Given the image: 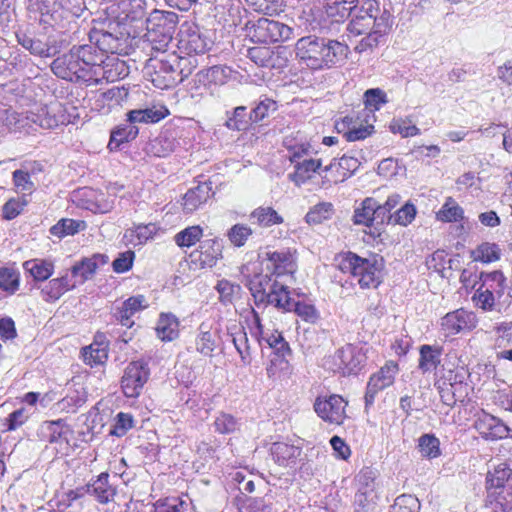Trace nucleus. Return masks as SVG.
Segmentation results:
<instances>
[{
  "label": "nucleus",
  "instance_id": "f257e3e1",
  "mask_svg": "<svg viewBox=\"0 0 512 512\" xmlns=\"http://www.w3.org/2000/svg\"><path fill=\"white\" fill-rule=\"evenodd\" d=\"M349 51L348 45L342 42L314 35L302 37L295 44L297 58L313 70L344 63Z\"/></svg>",
  "mask_w": 512,
  "mask_h": 512
},
{
  "label": "nucleus",
  "instance_id": "f03ea898",
  "mask_svg": "<svg viewBox=\"0 0 512 512\" xmlns=\"http://www.w3.org/2000/svg\"><path fill=\"white\" fill-rule=\"evenodd\" d=\"M179 18L172 11H152L146 19L145 41L151 50L165 53L173 39Z\"/></svg>",
  "mask_w": 512,
  "mask_h": 512
},
{
  "label": "nucleus",
  "instance_id": "7ed1b4c3",
  "mask_svg": "<svg viewBox=\"0 0 512 512\" xmlns=\"http://www.w3.org/2000/svg\"><path fill=\"white\" fill-rule=\"evenodd\" d=\"M340 257L339 269L357 278L361 288H377L379 286L382 263L375 256L362 258L349 251Z\"/></svg>",
  "mask_w": 512,
  "mask_h": 512
},
{
  "label": "nucleus",
  "instance_id": "20e7f679",
  "mask_svg": "<svg viewBox=\"0 0 512 512\" xmlns=\"http://www.w3.org/2000/svg\"><path fill=\"white\" fill-rule=\"evenodd\" d=\"M248 287L258 307L272 305L277 309L283 305L282 301L289 291L288 286L272 273L254 275Z\"/></svg>",
  "mask_w": 512,
  "mask_h": 512
},
{
  "label": "nucleus",
  "instance_id": "39448f33",
  "mask_svg": "<svg viewBox=\"0 0 512 512\" xmlns=\"http://www.w3.org/2000/svg\"><path fill=\"white\" fill-rule=\"evenodd\" d=\"M176 60V53L163 55L161 58L151 57L147 60L145 74L155 87L164 90L181 83V77L175 69Z\"/></svg>",
  "mask_w": 512,
  "mask_h": 512
},
{
  "label": "nucleus",
  "instance_id": "423d86ee",
  "mask_svg": "<svg viewBox=\"0 0 512 512\" xmlns=\"http://www.w3.org/2000/svg\"><path fill=\"white\" fill-rule=\"evenodd\" d=\"M348 401L338 394L318 396L314 402V411L324 422L331 425H342L347 418Z\"/></svg>",
  "mask_w": 512,
  "mask_h": 512
},
{
  "label": "nucleus",
  "instance_id": "0eeeda50",
  "mask_svg": "<svg viewBox=\"0 0 512 512\" xmlns=\"http://www.w3.org/2000/svg\"><path fill=\"white\" fill-rule=\"evenodd\" d=\"M398 372V364L394 361H388L379 371L370 376L364 397L366 410L374 404L375 397L380 391L394 383Z\"/></svg>",
  "mask_w": 512,
  "mask_h": 512
},
{
  "label": "nucleus",
  "instance_id": "6e6552de",
  "mask_svg": "<svg viewBox=\"0 0 512 512\" xmlns=\"http://www.w3.org/2000/svg\"><path fill=\"white\" fill-rule=\"evenodd\" d=\"M292 29L276 20L260 18L253 26V36L260 43L271 44L291 38Z\"/></svg>",
  "mask_w": 512,
  "mask_h": 512
},
{
  "label": "nucleus",
  "instance_id": "1a4fd4ad",
  "mask_svg": "<svg viewBox=\"0 0 512 512\" xmlns=\"http://www.w3.org/2000/svg\"><path fill=\"white\" fill-rule=\"evenodd\" d=\"M89 40L100 52L106 54H117L123 50L124 34L120 31L119 24L116 23L110 30L94 28L89 33Z\"/></svg>",
  "mask_w": 512,
  "mask_h": 512
},
{
  "label": "nucleus",
  "instance_id": "9d476101",
  "mask_svg": "<svg viewBox=\"0 0 512 512\" xmlns=\"http://www.w3.org/2000/svg\"><path fill=\"white\" fill-rule=\"evenodd\" d=\"M180 48L187 54H203L210 49L211 40L195 23L184 22L180 28Z\"/></svg>",
  "mask_w": 512,
  "mask_h": 512
},
{
  "label": "nucleus",
  "instance_id": "9b49d317",
  "mask_svg": "<svg viewBox=\"0 0 512 512\" xmlns=\"http://www.w3.org/2000/svg\"><path fill=\"white\" fill-rule=\"evenodd\" d=\"M149 378V368L143 361H133L125 368L121 380L122 390L127 397H137Z\"/></svg>",
  "mask_w": 512,
  "mask_h": 512
},
{
  "label": "nucleus",
  "instance_id": "f8f14e48",
  "mask_svg": "<svg viewBox=\"0 0 512 512\" xmlns=\"http://www.w3.org/2000/svg\"><path fill=\"white\" fill-rule=\"evenodd\" d=\"M76 54L71 48L68 53H65L51 63L52 72L61 79L69 81H91L92 75L87 74L85 68H77Z\"/></svg>",
  "mask_w": 512,
  "mask_h": 512
},
{
  "label": "nucleus",
  "instance_id": "ddd939ff",
  "mask_svg": "<svg viewBox=\"0 0 512 512\" xmlns=\"http://www.w3.org/2000/svg\"><path fill=\"white\" fill-rule=\"evenodd\" d=\"M474 427L486 440H498L512 437V429L500 418L484 413L475 422Z\"/></svg>",
  "mask_w": 512,
  "mask_h": 512
},
{
  "label": "nucleus",
  "instance_id": "4468645a",
  "mask_svg": "<svg viewBox=\"0 0 512 512\" xmlns=\"http://www.w3.org/2000/svg\"><path fill=\"white\" fill-rule=\"evenodd\" d=\"M376 471L370 467L363 468L356 477L357 492L354 497L356 505L365 508L374 502L376 497Z\"/></svg>",
  "mask_w": 512,
  "mask_h": 512
},
{
  "label": "nucleus",
  "instance_id": "2eb2a0df",
  "mask_svg": "<svg viewBox=\"0 0 512 512\" xmlns=\"http://www.w3.org/2000/svg\"><path fill=\"white\" fill-rule=\"evenodd\" d=\"M254 319L257 327L256 339L262 348L266 344L267 348L272 349L275 355L283 359L291 353L289 344L285 341L281 332L266 333L263 331L260 317L256 312H254Z\"/></svg>",
  "mask_w": 512,
  "mask_h": 512
},
{
  "label": "nucleus",
  "instance_id": "dca6fc26",
  "mask_svg": "<svg viewBox=\"0 0 512 512\" xmlns=\"http://www.w3.org/2000/svg\"><path fill=\"white\" fill-rule=\"evenodd\" d=\"M72 49L75 51L76 58L82 61L87 74L92 75V80H94L98 75V70L105 62L104 53L100 52L92 42L90 44L74 45Z\"/></svg>",
  "mask_w": 512,
  "mask_h": 512
},
{
  "label": "nucleus",
  "instance_id": "f3484780",
  "mask_svg": "<svg viewBox=\"0 0 512 512\" xmlns=\"http://www.w3.org/2000/svg\"><path fill=\"white\" fill-rule=\"evenodd\" d=\"M147 306L146 298L143 295L131 296L120 306L114 308L113 318L122 326L131 328L134 325L132 317Z\"/></svg>",
  "mask_w": 512,
  "mask_h": 512
},
{
  "label": "nucleus",
  "instance_id": "a211bd4d",
  "mask_svg": "<svg viewBox=\"0 0 512 512\" xmlns=\"http://www.w3.org/2000/svg\"><path fill=\"white\" fill-rule=\"evenodd\" d=\"M267 269L277 278L292 275L296 270L294 255L288 250L266 252Z\"/></svg>",
  "mask_w": 512,
  "mask_h": 512
},
{
  "label": "nucleus",
  "instance_id": "6ab92c4d",
  "mask_svg": "<svg viewBox=\"0 0 512 512\" xmlns=\"http://www.w3.org/2000/svg\"><path fill=\"white\" fill-rule=\"evenodd\" d=\"M64 115L59 104L44 105L30 112L27 117L32 123L44 129H53L64 123Z\"/></svg>",
  "mask_w": 512,
  "mask_h": 512
},
{
  "label": "nucleus",
  "instance_id": "aec40b11",
  "mask_svg": "<svg viewBox=\"0 0 512 512\" xmlns=\"http://www.w3.org/2000/svg\"><path fill=\"white\" fill-rule=\"evenodd\" d=\"M473 326V314L464 309L449 312L441 319L442 330L445 331L447 336L458 334L465 329H471Z\"/></svg>",
  "mask_w": 512,
  "mask_h": 512
},
{
  "label": "nucleus",
  "instance_id": "412c9836",
  "mask_svg": "<svg viewBox=\"0 0 512 512\" xmlns=\"http://www.w3.org/2000/svg\"><path fill=\"white\" fill-rule=\"evenodd\" d=\"M218 342V331L212 329L208 323H201L195 337V350L204 357H213V353L218 347Z\"/></svg>",
  "mask_w": 512,
  "mask_h": 512
},
{
  "label": "nucleus",
  "instance_id": "4be33fe9",
  "mask_svg": "<svg viewBox=\"0 0 512 512\" xmlns=\"http://www.w3.org/2000/svg\"><path fill=\"white\" fill-rule=\"evenodd\" d=\"M382 21V18L378 20L376 15L372 13V4L370 3L368 8H361L353 16L347 25V31L354 36H359L372 30Z\"/></svg>",
  "mask_w": 512,
  "mask_h": 512
},
{
  "label": "nucleus",
  "instance_id": "5701e85b",
  "mask_svg": "<svg viewBox=\"0 0 512 512\" xmlns=\"http://www.w3.org/2000/svg\"><path fill=\"white\" fill-rule=\"evenodd\" d=\"M211 182H202L190 188L183 197V209L186 213H192L205 203L211 196Z\"/></svg>",
  "mask_w": 512,
  "mask_h": 512
},
{
  "label": "nucleus",
  "instance_id": "b1692460",
  "mask_svg": "<svg viewBox=\"0 0 512 512\" xmlns=\"http://www.w3.org/2000/svg\"><path fill=\"white\" fill-rule=\"evenodd\" d=\"M170 114L164 105H154L145 109H135L127 113V120L131 123H157Z\"/></svg>",
  "mask_w": 512,
  "mask_h": 512
},
{
  "label": "nucleus",
  "instance_id": "393cba45",
  "mask_svg": "<svg viewBox=\"0 0 512 512\" xmlns=\"http://www.w3.org/2000/svg\"><path fill=\"white\" fill-rule=\"evenodd\" d=\"M86 493L93 495L98 502L106 504L114 499L116 489L109 484V474L104 472L86 485Z\"/></svg>",
  "mask_w": 512,
  "mask_h": 512
},
{
  "label": "nucleus",
  "instance_id": "a878e982",
  "mask_svg": "<svg viewBox=\"0 0 512 512\" xmlns=\"http://www.w3.org/2000/svg\"><path fill=\"white\" fill-rule=\"evenodd\" d=\"M271 453L280 466L294 467L301 456L302 449L292 444L276 442L271 447Z\"/></svg>",
  "mask_w": 512,
  "mask_h": 512
},
{
  "label": "nucleus",
  "instance_id": "bb28decb",
  "mask_svg": "<svg viewBox=\"0 0 512 512\" xmlns=\"http://www.w3.org/2000/svg\"><path fill=\"white\" fill-rule=\"evenodd\" d=\"M336 165L338 166V170H342V175H334L333 179H328L329 182L335 184L343 182L353 175L359 168L360 162L355 157L343 155L339 160L334 159L329 165L325 166L323 172L333 173Z\"/></svg>",
  "mask_w": 512,
  "mask_h": 512
},
{
  "label": "nucleus",
  "instance_id": "cd10ccee",
  "mask_svg": "<svg viewBox=\"0 0 512 512\" xmlns=\"http://www.w3.org/2000/svg\"><path fill=\"white\" fill-rule=\"evenodd\" d=\"M443 347L438 345L424 344L419 348L418 368L423 372H431L441 364Z\"/></svg>",
  "mask_w": 512,
  "mask_h": 512
},
{
  "label": "nucleus",
  "instance_id": "c85d7f7f",
  "mask_svg": "<svg viewBox=\"0 0 512 512\" xmlns=\"http://www.w3.org/2000/svg\"><path fill=\"white\" fill-rule=\"evenodd\" d=\"M358 0H324V11L332 21L342 22L351 15Z\"/></svg>",
  "mask_w": 512,
  "mask_h": 512
},
{
  "label": "nucleus",
  "instance_id": "c756f323",
  "mask_svg": "<svg viewBox=\"0 0 512 512\" xmlns=\"http://www.w3.org/2000/svg\"><path fill=\"white\" fill-rule=\"evenodd\" d=\"M75 283L71 284L68 275L50 280L41 289V295L46 302L57 301L64 293L73 289Z\"/></svg>",
  "mask_w": 512,
  "mask_h": 512
},
{
  "label": "nucleus",
  "instance_id": "7c9ffc66",
  "mask_svg": "<svg viewBox=\"0 0 512 512\" xmlns=\"http://www.w3.org/2000/svg\"><path fill=\"white\" fill-rule=\"evenodd\" d=\"M282 306L278 308L281 312H294L300 318L307 322H314L318 315L315 307L311 304H307L300 301H295L291 298L290 292L288 291L287 297L282 301Z\"/></svg>",
  "mask_w": 512,
  "mask_h": 512
},
{
  "label": "nucleus",
  "instance_id": "2f4dec72",
  "mask_svg": "<svg viewBox=\"0 0 512 512\" xmlns=\"http://www.w3.org/2000/svg\"><path fill=\"white\" fill-rule=\"evenodd\" d=\"M222 258V244L218 239H209L200 245L198 261L202 267H213Z\"/></svg>",
  "mask_w": 512,
  "mask_h": 512
},
{
  "label": "nucleus",
  "instance_id": "473e14b6",
  "mask_svg": "<svg viewBox=\"0 0 512 512\" xmlns=\"http://www.w3.org/2000/svg\"><path fill=\"white\" fill-rule=\"evenodd\" d=\"M338 372L343 375L356 373L360 360L355 356V350L351 346L338 349L334 354Z\"/></svg>",
  "mask_w": 512,
  "mask_h": 512
},
{
  "label": "nucleus",
  "instance_id": "72a5a7b5",
  "mask_svg": "<svg viewBox=\"0 0 512 512\" xmlns=\"http://www.w3.org/2000/svg\"><path fill=\"white\" fill-rule=\"evenodd\" d=\"M155 330L162 341H172L179 335V321L171 313H162L159 316Z\"/></svg>",
  "mask_w": 512,
  "mask_h": 512
},
{
  "label": "nucleus",
  "instance_id": "f704fd0d",
  "mask_svg": "<svg viewBox=\"0 0 512 512\" xmlns=\"http://www.w3.org/2000/svg\"><path fill=\"white\" fill-rule=\"evenodd\" d=\"M139 133L138 127L135 123L127 120V123L117 126L112 132L108 148L111 151L118 150L120 145L124 142H129L137 137Z\"/></svg>",
  "mask_w": 512,
  "mask_h": 512
},
{
  "label": "nucleus",
  "instance_id": "c9c22d12",
  "mask_svg": "<svg viewBox=\"0 0 512 512\" xmlns=\"http://www.w3.org/2000/svg\"><path fill=\"white\" fill-rule=\"evenodd\" d=\"M232 342L244 364L251 361V345L244 327L234 325L229 329Z\"/></svg>",
  "mask_w": 512,
  "mask_h": 512
},
{
  "label": "nucleus",
  "instance_id": "e433bc0d",
  "mask_svg": "<svg viewBox=\"0 0 512 512\" xmlns=\"http://www.w3.org/2000/svg\"><path fill=\"white\" fill-rule=\"evenodd\" d=\"M17 42L32 55L49 58L54 55L51 47L40 39H35L25 33L16 34Z\"/></svg>",
  "mask_w": 512,
  "mask_h": 512
},
{
  "label": "nucleus",
  "instance_id": "4c0bfd02",
  "mask_svg": "<svg viewBox=\"0 0 512 512\" xmlns=\"http://www.w3.org/2000/svg\"><path fill=\"white\" fill-rule=\"evenodd\" d=\"M23 267L36 281L47 280L54 271L53 263L43 259L28 260L24 262Z\"/></svg>",
  "mask_w": 512,
  "mask_h": 512
},
{
  "label": "nucleus",
  "instance_id": "58836bf2",
  "mask_svg": "<svg viewBox=\"0 0 512 512\" xmlns=\"http://www.w3.org/2000/svg\"><path fill=\"white\" fill-rule=\"evenodd\" d=\"M375 199L368 197L365 198L359 207L355 208L353 215V223L355 225H364L367 227L374 226L375 215Z\"/></svg>",
  "mask_w": 512,
  "mask_h": 512
},
{
  "label": "nucleus",
  "instance_id": "ea45409f",
  "mask_svg": "<svg viewBox=\"0 0 512 512\" xmlns=\"http://www.w3.org/2000/svg\"><path fill=\"white\" fill-rule=\"evenodd\" d=\"M254 124L251 112H247L245 106H238L234 109L232 116L229 117L225 123L226 127L230 130L245 131Z\"/></svg>",
  "mask_w": 512,
  "mask_h": 512
},
{
  "label": "nucleus",
  "instance_id": "a19ab883",
  "mask_svg": "<svg viewBox=\"0 0 512 512\" xmlns=\"http://www.w3.org/2000/svg\"><path fill=\"white\" fill-rule=\"evenodd\" d=\"M322 162L320 159H305L295 165V172L291 178L296 183H304L311 178L312 173L321 168Z\"/></svg>",
  "mask_w": 512,
  "mask_h": 512
},
{
  "label": "nucleus",
  "instance_id": "79ce46f5",
  "mask_svg": "<svg viewBox=\"0 0 512 512\" xmlns=\"http://www.w3.org/2000/svg\"><path fill=\"white\" fill-rule=\"evenodd\" d=\"M418 448L421 456L428 459L441 455L440 441L434 434H423L418 440Z\"/></svg>",
  "mask_w": 512,
  "mask_h": 512
},
{
  "label": "nucleus",
  "instance_id": "37998d69",
  "mask_svg": "<svg viewBox=\"0 0 512 512\" xmlns=\"http://www.w3.org/2000/svg\"><path fill=\"white\" fill-rule=\"evenodd\" d=\"M250 218L255 219L256 223L263 227H270L283 222V218L271 207H259L255 209L251 213Z\"/></svg>",
  "mask_w": 512,
  "mask_h": 512
},
{
  "label": "nucleus",
  "instance_id": "c03bdc74",
  "mask_svg": "<svg viewBox=\"0 0 512 512\" xmlns=\"http://www.w3.org/2000/svg\"><path fill=\"white\" fill-rule=\"evenodd\" d=\"M463 209L451 197L447 198L442 208L437 212V219L444 222H457L463 219Z\"/></svg>",
  "mask_w": 512,
  "mask_h": 512
},
{
  "label": "nucleus",
  "instance_id": "a18cd8bd",
  "mask_svg": "<svg viewBox=\"0 0 512 512\" xmlns=\"http://www.w3.org/2000/svg\"><path fill=\"white\" fill-rule=\"evenodd\" d=\"M83 228V221L64 218L51 227L50 233L54 236L62 238L68 235H74Z\"/></svg>",
  "mask_w": 512,
  "mask_h": 512
},
{
  "label": "nucleus",
  "instance_id": "49530a36",
  "mask_svg": "<svg viewBox=\"0 0 512 512\" xmlns=\"http://www.w3.org/2000/svg\"><path fill=\"white\" fill-rule=\"evenodd\" d=\"M239 420L232 414L221 412L214 420L215 432L219 434H232L240 429Z\"/></svg>",
  "mask_w": 512,
  "mask_h": 512
},
{
  "label": "nucleus",
  "instance_id": "de8ad7c7",
  "mask_svg": "<svg viewBox=\"0 0 512 512\" xmlns=\"http://www.w3.org/2000/svg\"><path fill=\"white\" fill-rule=\"evenodd\" d=\"M83 360L90 366L100 365L106 362L108 358V351L105 346L93 343L88 347L83 348Z\"/></svg>",
  "mask_w": 512,
  "mask_h": 512
},
{
  "label": "nucleus",
  "instance_id": "09e8293b",
  "mask_svg": "<svg viewBox=\"0 0 512 512\" xmlns=\"http://www.w3.org/2000/svg\"><path fill=\"white\" fill-rule=\"evenodd\" d=\"M333 212V205L330 202H321L310 209L306 214L305 219L308 224H320L323 221L330 219Z\"/></svg>",
  "mask_w": 512,
  "mask_h": 512
},
{
  "label": "nucleus",
  "instance_id": "8fccbe9b",
  "mask_svg": "<svg viewBox=\"0 0 512 512\" xmlns=\"http://www.w3.org/2000/svg\"><path fill=\"white\" fill-rule=\"evenodd\" d=\"M202 234L203 230L200 226H190L177 233L174 240L180 247H191L200 240Z\"/></svg>",
  "mask_w": 512,
  "mask_h": 512
},
{
  "label": "nucleus",
  "instance_id": "3c124183",
  "mask_svg": "<svg viewBox=\"0 0 512 512\" xmlns=\"http://www.w3.org/2000/svg\"><path fill=\"white\" fill-rule=\"evenodd\" d=\"M19 273L9 267L0 268V288L10 294L15 293L19 288Z\"/></svg>",
  "mask_w": 512,
  "mask_h": 512
},
{
  "label": "nucleus",
  "instance_id": "603ef678",
  "mask_svg": "<svg viewBox=\"0 0 512 512\" xmlns=\"http://www.w3.org/2000/svg\"><path fill=\"white\" fill-rule=\"evenodd\" d=\"M252 229L245 224H235L227 232L230 242L236 246H243L248 238L252 235Z\"/></svg>",
  "mask_w": 512,
  "mask_h": 512
},
{
  "label": "nucleus",
  "instance_id": "864d4df0",
  "mask_svg": "<svg viewBox=\"0 0 512 512\" xmlns=\"http://www.w3.org/2000/svg\"><path fill=\"white\" fill-rule=\"evenodd\" d=\"M386 30L387 25L382 21V23L378 24L375 28L366 33L367 36L364 37L356 46V50L363 52L369 48L375 47L378 44L379 37L382 36Z\"/></svg>",
  "mask_w": 512,
  "mask_h": 512
},
{
  "label": "nucleus",
  "instance_id": "5fc2aeb1",
  "mask_svg": "<svg viewBox=\"0 0 512 512\" xmlns=\"http://www.w3.org/2000/svg\"><path fill=\"white\" fill-rule=\"evenodd\" d=\"M420 503L413 495L403 494L396 498L390 512H418Z\"/></svg>",
  "mask_w": 512,
  "mask_h": 512
},
{
  "label": "nucleus",
  "instance_id": "6e6d98bb",
  "mask_svg": "<svg viewBox=\"0 0 512 512\" xmlns=\"http://www.w3.org/2000/svg\"><path fill=\"white\" fill-rule=\"evenodd\" d=\"M96 270L95 262L91 258H84L71 268V273L74 277H80V282L83 283L90 279Z\"/></svg>",
  "mask_w": 512,
  "mask_h": 512
},
{
  "label": "nucleus",
  "instance_id": "4d7b16f0",
  "mask_svg": "<svg viewBox=\"0 0 512 512\" xmlns=\"http://www.w3.org/2000/svg\"><path fill=\"white\" fill-rule=\"evenodd\" d=\"M390 130L394 134H401L404 138L420 134V129L411 125V120L402 118L393 119L390 123Z\"/></svg>",
  "mask_w": 512,
  "mask_h": 512
},
{
  "label": "nucleus",
  "instance_id": "13d9d810",
  "mask_svg": "<svg viewBox=\"0 0 512 512\" xmlns=\"http://www.w3.org/2000/svg\"><path fill=\"white\" fill-rule=\"evenodd\" d=\"M388 102L386 93L380 88L368 89L364 93L365 106L372 110H379Z\"/></svg>",
  "mask_w": 512,
  "mask_h": 512
},
{
  "label": "nucleus",
  "instance_id": "bf43d9fd",
  "mask_svg": "<svg viewBox=\"0 0 512 512\" xmlns=\"http://www.w3.org/2000/svg\"><path fill=\"white\" fill-rule=\"evenodd\" d=\"M197 67V59L194 56H179L175 63V69L177 70L178 76L181 77V82L188 78L195 68Z\"/></svg>",
  "mask_w": 512,
  "mask_h": 512
},
{
  "label": "nucleus",
  "instance_id": "052dcab7",
  "mask_svg": "<svg viewBox=\"0 0 512 512\" xmlns=\"http://www.w3.org/2000/svg\"><path fill=\"white\" fill-rule=\"evenodd\" d=\"M216 290L218 291L222 302L230 303L232 302L233 297L240 292L241 287L238 284L222 279L218 281Z\"/></svg>",
  "mask_w": 512,
  "mask_h": 512
},
{
  "label": "nucleus",
  "instance_id": "680f3d73",
  "mask_svg": "<svg viewBox=\"0 0 512 512\" xmlns=\"http://www.w3.org/2000/svg\"><path fill=\"white\" fill-rule=\"evenodd\" d=\"M133 427V417L130 414L120 412L117 414L115 424L110 431L111 435L122 437Z\"/></svg>",
  "mask_w": 512,
  "mask_h": 512
},
{
  "label": "nucleus",
  "instance_id": "e2e57ef3",
  "mask_svg": "<svg viewBox=\"0 0 512 512\" xmlns=\"http://www.w3.org/2000/svg\"><path fill=\"white\" fill-rule=\"evenodd\" d=\"M276 110V102L266 98L260 101L256 107H254L250 112L252 115V120L254 123H258L262 121L266 116H268L269 111Z\"/></svg>",
  "mask_w": 512,
  "mask_h": 512
},
{
  "label": "nucleus",
  "instance_id": "0e129e2a",
  "mask_svg": "<svg viewBox=\"0 0 512 512\" xmlns=\"http://www.w3.org/2000/svg\"><path fill=\"white\" fill-rule=\"evenodd\" d=\"M416 215V208L413 204L406 203L393 214V223L406 226L412 222Z\"/></svg>",
  "mask_w": 512,
  "mask_h": 512
},
{
  "label": "nucleus",
  "instance_id": "69168bd1",
  "mask_svg": "<svg viewBox=\"0 0 512 512\" xmlns=\"http://www.w3.org/2000/svg\"><path fill=\"white\" fill-rule=\"evenodd\" d=\"M478 259L485 263L496 261L500 258V249L498 245L491 243H483L478 249Z\"/></svg>",
  "mask_w": 512,
  "mask_h": 512
},
{
  "label": "nucleus",
  "instance_id": "338daca9",
  "mask_svg": "<svg viewBox=\"0 0 512 512\" xmlns=\"http://www.w3.org/2000/svg\"><path fill=\"white\" fill-rule=\"evenodd\" d=\"M13 181L17 189L23 193H31L34 189V183L27 171L15 170L13 172Z\"/></svg>",
  "mask_w": 512,
  "mask_h": 512
},
{
  "label": "nucleus",
  "instance_id": "774afa93",
  "mask_svg": "<svg viewBox=\"0 0 512 512\" xmlns=\"http://www.w3.org/2000/svg\"><path fill=\"white\" fill-rule=\"evenodd\" d=\"M496 512H512V486L508 490L500 491L494 500Z\"/></svg>",
  "mask_w": 512,
  "mask_h": 512
}]
</instances>
